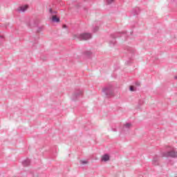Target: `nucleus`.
Masks as SVG:
<instances>
[{
    "instance_id": "9b49d317",
    "label": "nucleus",
    "mask_w": 177,
    "mask_h": 177,
    "mask_svg": "<svg viewBox=\"0 0 177 177\" xmlns=\"http://www.w3.org/2000/svg\"><path fill=\"white\" fill-rule=\"evenodd\" d=\"M50 13H52V9H50Z\"/></svg>"
},
{
    "instance_id": "423d86ee",
    "label": "nucleus",
    "mask_w": 177,
    "mask_h": 177,
    "mask_svg": "<svg viewBox=\"0 0 177 177\" xmlns=\"http://www.w3.org/2000/svg\"><path fill=\"white\" fill-rule=\"evenodd\" d=\"M130 91L131 92H134V91H136V89H135V87L133 86H131Z\"/></svg>"
},
{
    "instance_id": "1a4fd4ad",
    "label": "nucleus",
    "mask_w": 177,
    "mask_h": 177,
    "mask_svg": "<svg viewBox=\"0 0 177 177\" xmlns=\"http://www.w3.org/2000/svg\"><path fill=\"white\" fill-rule=\"evenodd\" d=\"M113 0H108V3H111V2H113Z\"/></svg>"
},
{
    "instance_id": "39448f33",
    "label": "nucleus",
    "mask_w": 177,
    "mask_h": 177,
    "mask_svg": "<svg viewBox=\"0 0 177 177\" xmlns=\"http://www.w3.org/2000/svg\"><path fill=\"white\" fill-rule=\"evenodd\" d=\"M52 20L56 23H59V21H60V19H59L56 15L53 16Z\"/></svg>"
},
{
    "instance_id": "f03ea898",
    "label": "nucleus",
    "mask_w": 177,
    "mask_h": 177,
    "mask_svg": "<svg viewBox=\"0 0 177 177\" xmlns=\"http://www.w3.org/2000/svg\"><path fill=\"white\" fill-rule=\"evenodd\" d=\"M28 9V6H22L18 8L19 12H26Z\"/></svg>"
},
{
    "instance_id": "f257e3e1",
    "label": "nucleus",
    "mask_w": 177,
    "mask_h": 177,
    "mask_svg": "<svg viewBox=\"0 0 177 177\" xmlns=\"http://www.w3.org/2000/svg\"><path fill=\"white\" fill-rule=\"evenodd\" d=\"M79 38L81 39H84V41H86V39H89L91 38V35L89 33H82L79 35Z\"/></svg>"
},
{
    "instance_id": "6e6552de",
    "label": "nucleus",
    "mask_w": 177,
    "mask_h": 177,
    "mask_svg": "<svg viewBox=\"0 0 177 177\" xmlns=\"http://www.w3.org/2000/svg\"><path fill=\"white\" fill-rule=\"evenodd\" d=\"M125 127L127 128H129V127H131V124L130 123H127V124H125Z\"/></svg>"
},
{
    "instance_id": "0eeeda50",
    "label": "nucleus",
    "mask_w": 177,
    "mask_h": 177,
    "mask_svg": "<svg viewBox=\"0 0 177 177\" xmlns=\"http://www.w3.org/2000/svg\"><path fill=\"white\" fill-rule=\"evenodd\" d=\"M81 163L82 164H88V161L87 160H81Z\"/></svg>"
},
{
    "instance_id": "7ed1b4c3",
    "label": "nucleus",
    "mask_w": 177,
    "mask_h": 177,
    "mask_svg": "<svg viewBox=\"0 0 177 177\" xmlns=\"http://www.w3.org/2000/svg\"><path fill=\"white\" fill-rule=\"evenodd\" d=\"M102 161H109V160H110V156L108 154H105L104 156H102L101 158Z\"/></svg>"
},
{
    "instance_id": "20e7f679",
    "label": "nucleus",
    "mask_w": 177,
    "mask_h": 177,
    "mask_svg": "<svg viewBox=\"0 0 177 177\" xmlns=\"http://www.w3.org/2000/svg\"><path fill=\"white\" fill-rule=\"evenodd\" d=\"M168 156L169 157H173V158L177 157V152L171 151L170 152H168Z\"/></svg>"
},
{
    "instance_id": "f8f14e48",
    "label": "nucleus",
    "mask_w": 177,
    "mask_h": 177,
    "mask_svg": "<svg viewBox=\"0 0 177 177\" xmlns=\"http://www.w3.org/2000/svg\"><path fill=\"white\" fill-rule=\"evenodd\" d=\"M175 79H176V80H177V75H176V76H175Z\"/></svg>"
},
{
    "instance_id": "9d476101",
    "label": "nucleus",
    "mask_w": 177,
    "mask_h": 177,
    "mask_svg": "<svg viewBox=\"0 0 177 177\" xmlns=\"http://www.w3.org/2000/svg\"><path fill=\"white\" fill-rule=\"evenodd\" d=\"M67 26L66 25L63 26V28H66Z\"/></svg>"
}]
</instances>
